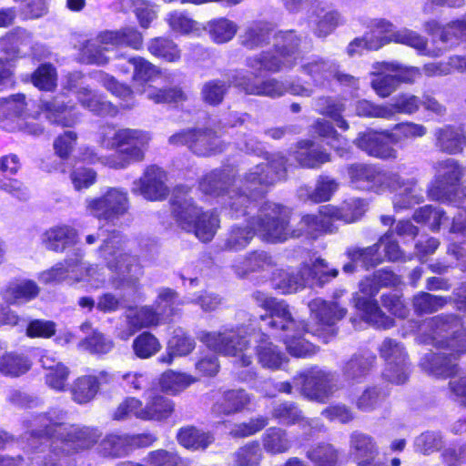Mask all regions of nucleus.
Returning a JSON list of instances; mask_svg holds the SVG:
<instances>
[{"label": "nucleus", "mask_w": 466, "mask_h": 466, "mask_svg": "<svg viewBox=\"0 0 466 466\" xmlns=\"http://www.w3.org/2000/svg\"><path fill=\"white\" fill-rule=\"evenodd\" d=\"M96 427L57 421L43 417L39 427L29 434V446L37 466H76V455L99 442V452L106 458H121L130 451L127 434L109 433L101 440Z\"/></svg>", "instance_id": "1"}, {"label": "nucleus", "mask_w": 466, "mask_h": 466, "mask_svg": "<svg viewBox=\"0 0 466 466\" xmlns=\"http://www.w3.org/2000/svg\"><path fill=\"white\" fill-rule=\"evenodd\" d=\"M430 336L435 345L451 349V352H437L426 356L430 372L438 377L451 378L458 372L456 360L466 352V329L460 316L439 314L429 319Z\"/></svg>", "instance_id": "2"}, {"label": "nucleus", "mask_w": 466, "mask_h": 466, "mask_svg": "<svg viewBox=\"0 0 466 466\" xmlns=\"http://www.w3.org/2000/svg\"><path fill=\"white\" fill-rule=\"evenodd\" d=\"M288 166V157L277 154L246 173L240 190L230 196L228 208L231 218L248 215L249 209L254 208L272 187L287 178Z\"/></svg>", "instance_id": "3"}, {"label": "nucleus", "mask_w": 466, "mask_h": 466, "mask_svg": "<svg viewBox=\"0 0 466 466\" xmlns=\"http://www.w3.org/2000/svg\"><path fill=\"white\" fill-rule=\"evenodd\" d=\"M152 137L149 132L138 128L122 127L114 125L104 127L99 135V145L115 150L105 158V166L111 169H125L133 163L143 162L149 148Z\"/></svg>", "instance_id": "4"}, {"label": "nucleus", "mask_w": 466, "mask_h": 466, "mask_svg": "<svg viewBox=\"0 0 466 466\" xmlns=\"http://www.w3.org/2000/svg\"><path fill=\"white\" fill-rule=\"evenodd\" d=\"M272 48L249 56L245 66L254 79L265 75L289 71L298 64L302 36L294 29L279 30L273 35Z\"/></svg>", "instance_id": "5"}, {"label": "nucleus", "mask_w": 466, "mask_h": 466, "mask_svg": "<svg viewBox=\"0 0 466 466\" xmlns=\"http://www.w3.org/2000/svg\"><path fill=\"white\" fill-rule=\"evenodd\" d=\"M337 268L328 269V264L321 258L312 263H302L298 271L291 268H276L272 271L269 281L271 288L282 295L296 293L306 287L308 280H313L323 286L332 279L337 278Z\"/></svg>", "instance_id": "6"}, {"label": "nucleus", "mask_w": 466, "mask_h": 466, "mask_svg": "<svg viewBox=\"0 0 466 466\" xmlns=\"http://www.w3.org/2000/svg\"><path fill=\"white\" fill-rule=\"evenodd\" d=\"M291 210L279 203L265 201L253 218V227L262 238L269 242H284L289 238L303 237L301 226L290 225Z\"/></svg>", "instance_id": "7"}, {"label": "nucleus", "mask_w": 466, "mask_h": 466, "mask_svg": "<svg viewBox=\"0 0 466 466\" xmlns=\"http://www.w3.org/2000/svg\"><path fill=\"white\" fill-rule=\"evenodd\" d=\"M435 175L427 187L429 199L440 202H451L458 194L464 177V167L455 158L439 160L435 166Z\"/></svg>", "instance_id": "8"}, {"label": "nucleus", "mask_w": 466, "mask_h": 466, "mask_svg": "<svg viewBox=\"0 0 466 466\" xmlns=\"http://www.w3.org/2000/svg\"><path fill=\"white\" fill-rule=\"evenodd\" d=\"M168 142L176 147H186L192 154L207 157L222 153L226 144L211 127H187L169 137Z\"/></svg>", "instance_id": "9"}, {"label": "nucleus", "mask_w": 466, "mask_h": 466, "mask_svg": "<svg viewBox=\"0 0 466 466\" xmlns=\"http://www.w3.org/2000/svg\"><path fill=\"white\" fill-rule=\"evenodd\" d=\"M380 289L372 273L363 277L359 282V291L362 296L354 298V305L361 311L366 322L377 329H389L395 326V320L380 309L375 299Z\"/></svg>", "instance_id": "10"}, {"label": "nucleus", "mask_w": 466, "mask_h": 466, "mask_svg": "<svg viewBox=\"0 0 466 466\" xmlns=\"http://www.w3.org/2000/svg\"><path fill=\"white\" fill-rule=\"evenodd\" d=\"M252 298L259 308L266 310L265 314L259 316V319L267 321V328L272 332H284L286 334L304 322L293 318L290 307L284 299L268 296L260 290L253 292Z\"/></svg>", "instance_id": "11"}, {"label": "nucleus", "mask_w": 466, "mask_h": 466, "mask_svg": "<svg viewBox=\"0 0 466 466\" xmlns=\"http://www.w3.org/2000/svg\"><path fill=\"white\" fill-rule=\"evenodd\" d=\"M86 207L96 219L114 222L128 211V194L119 187H108L103 195L86 199Z\"/></svg>", "instance_id": "12"}, {"label": "nucleus", "mask_w": 466, "mask_h": 466, "mask_svg": "<svg viewBox=\"0 0 466 466\" xmlns=\"http://www.w3.org/2000/svg\"><path fill=\"white\" fill-rule=\"evenodd\" d=\"M117 379L116 373L108 370L78 376L69 388L71 398L79 405L89 403L96 399L99 391L112 389Z\"/></svg>", "instance_id": "13"}, {"label": "nucleus", "mask_w": 466, "mask_h": 466, "mask_svg": "<svg viewBox=\"0 0 466 466\" xmlns=\"http://www.w3.org/2000/svg\"><path fill=\"white\" fill-rule=\"evenodd\" d=\"M309 307L317 321L315 334L324 339L336 335V321L342 319L348 312L347 309L338 302L326 301L320 298L312 299Z\"/></svg>", "instance_id": "14"}, {"label": "nucleus", "mask_w": 466, "mask_h": 466, "mask_svg": "<svg viewBox=\"0 0 466 466\" xmlns=\"http://www.w3.org/2000/svg\"><path fill=\"white\" fill-rule=\"evenodd\" d=\"M349 454L356 466H389L378 459L380 447L376 439L360 431H354L349 437Z\"/></svg>", "instance_id": "15"}, {"label": "nucleus", "mask_w": 466, "mask_h": 466, "mask_svg": "<svg viewBox=\"0 0 466 466\" xmlns=\"http://www.w3.org/2000/svg\"><path fill=\"white\" fill-rule=\"evenodd\" d=\"M339 221L337 206L326 204L319 207L317 214H305L299 220L303 236L316 238L319 236L335 233L336 222Z\"/></svg>", "instance_id": "16"}, {"label": "nucleus", "mask_w": 466, "mask_h": 466, "mask_svg": "<svg viewBox=\"0 0 466 466\" xmlns=\"http://www.w3.org/2000/svg\"><path fill=\"white\" fill-rule=\"evenodd\" d=\"M200 340L211 350L225 356L236 357L249 349V339L236 330L203 332Z\"/></svg>", "instance_id": "17"}, {"label": "nucleus", "mask_w": 466, "mask_h": 466, "mask_svg": "<svg viewBox=\"0 0 466 466\" xmlns=\"http://www.w3.org/2000/svg\"><path fill=\"white\" fill-rule=\"evenodd\" d=\"M300 392L309 400L326 403L333 394V376L321 370H309L299 375Z\"/></svg>", "instance_id": "18"}, {"label": "nucleus", "mask_w": 466, "mask_h": 466, "mask_svg": "<svg viewBox=\"0 0 466 466\" xmlns=\"http://www.w3.org/2000/svg\"><path fill=\"white\" fill-rule=\"evenodd\" d=\"M300 168L317 170L331 162L332 155L323 146L309 138L296 142L291 153Z\"/></svg>", "instance_id": "19"}, {"label": "nucleus", "mask_w": 466, "mask_h": 466, "mask_svg": "<svg viewBox=\"0 0 466 466\" xmlns=\"http://www.w3.org/2000/svg\"><path fill=\"white\" fill-rule=\"evenodd\" d=\"M382 242L383 238H380L376 243L368 247H349L345 255L350 261L343 265V272L352 274L357 271L358 265L365 270H370L382 264L384 262V258L380 253Z\"/></svg>", "instance_id": "20"}, {"label": "nucleus", "mask_w": 466, "mask_h": 466, "mask_svg": "<svg viewBox=\"0 0 466 466\" xmlns=\"http://www.w3.org/2000/svg\"><path fill=\"white\" fill-rule=\"evenodd\" d=\"M101 46L116 48L127 47L135 51L144 48V35L136 26L127 25L114 30H102L96 34Z\"/></svg>", "instance_id": "21"}, {"label": "nucleus", "mask_w": 466, "mask_h": 466, "mask_svg": "<svg viewBox=\"0 0 466 466\" xmlns=\"http://www.w3.org/2000/svg\"><path fill=\"white\" fill-rule=\"evenodd\" d=\"M167 173L157 165L147 166L138 179V191L148 201H162L169 194Z\"/></svg>", "instance_id": "22"}, {"label": "nucleus", "mask_w": 466, "mask_h": 466, "mask_svg": "<svg viewBox=\"0 0 466 466\" xmlns=\"http://www.w3.org/2000/svg\"><path fill=\"white\" fill-rule=\"evenodd\" d=\"M353 143L369 157L381 160H395L398 158V151L383 139L382 132L373 129L360 132Z\"/></svg>", "instance_id": "23"}, {"label": "nucleus", "mask_w": 466, "mask_h": 466, "mask_svg": "<svg viewBox=\"0 0 466 466\" xmlns=\"http://www.w3.org/2000/svg\"><path fill=\"white\" fill-rule=\"evenodd\" d=\"M40 109L51 124L61 127H73L80 121L76 105L59 101L57 97L43 101Z\"/></svg>", "instance_id": "24"}, {"label": "nucleus", "mask_w": 466, "mask_h": 466, "mask_svg": "<svg viewBox=\"0 0 466 466\" xmlns=\"http://www.w3.org/2000/svg\"><path fill=\"white\" fill-rule=\"evenodd\" d=\"M434 146L447 155H460L466 147V130L461 125L446 124L434 130Z\"/></svg>", "instance_id": "25"}, {"label": "nucleus", "mask_w": 466, "mask_h": 466, "mask_svg": "<svg viewBox=\"0 0 466 466\" xmlns=\"http://www.w3.org/2000/svg\"><path fill=\"white\" fill-rule=\"evenodd\" d=\"M250 395L243 389L226 390L212 404L211 412L218 418L242 412L250 404Z\"/></svg>", "instance_id": "26"}, {"label": "nucleus", "mask_w": 466, "mask_h": 466, "mask_svg": "<svg viewBox=\"0 0 466 466\" xmlns=\"http://www.w3.org/2000/svg\"><path fill=\"white\" fill-rule=\"evenodd\" d=\"M382 181L389 190L394 193L393 208L396 211L408 209L414 204L415 179L404 178L399 173H390Z\"/></svg>", "instance_id": "27"}, {"label": "nucleus", "mask_w": 466, "mask_h": 466, "mask_svg": "<svg viewBox=\"0 0 466 466\" xmlns=\"http://www.w3.org/2000/svg\"><path fill=\"white\" fill-rule=\"evenodd\" d=\"M79 234L76 228L67 224L55 225L43 234V244L48 250L62 253L78 243Z\"/></svg>", "instance_id": "28"}, {"label": "nucleus", "mask_w": 466, "mask_h": 466, "mask_svg": "<svg viewBox=\"0 0 466 466\" xmlns=\"http://www.w3.org/2000/svg\"><path fill=\"white\" fill-rule=\"evenodd\" d=\"M175 412V401L163 393L152 392L144 399V421L166 422Z\"/></svg>", "instance_id": "29"}, {"label": "nucleus", "mask_w": 466, "mask_h": 466, "mask_svg": "<svg viewBox=\"0 0 466 466\" xmlns=\"http://www.w3.org/2000/svg\"><path fill=\"white\" fill-rule=\"evenodd\" d=\"M39 287L32 279L11 281L0 290V296L7 306L20 305L35 299Z\"/></svg>", "instance_id": "30"}, {"label": "nucleus", "mask_w": 466, "mask_h": 466, "mask_svg": "<svg viewBox=\"0 0 466 466\" xmlns=\"http://www.w3.org/2000/svg\"><path fill=\"white\" fill-rule=\"evenodd\" d=\"M308 331V324L304 321L291 330V333H286L281 337L280 340L289 355L296 358H311L317 354L319 347L304 339Z\"/></svg>", "instance_id": "31"}, {"label": "nucleus", "mask_w": 466, "mask_h": 466, "mask_svg": "<svg viewBox=\"0 0 466 466\" xmlns=\"http://www.w3.org/2000/svg\"><path fill=\"white\" fill-rule=\"evenodd\" d=\"M171 215L177 226L186 232L193 228L202 208L198 207L192 198L175 195L170 200Z\"/></svg>", "instance_id": "32"}, {"label": "nucleus", "mask_w": 466, "mask_h": 466, "mask_svg": "<svg viewBox=\"0 0 466 466\" xmlns=\"http://www.w3.org/2000/svg\"><path fill=\"white\" fill-rule=\"evenodd\" d=\"M237 87L243 90L246 94L256 96H267L270 97L281 96L285 93V88L281 82L276 78H268L259 83L255 82L249 76L243 72L235 79Z\"/></svg>", "instance_id": "33"}, {"label": "nucleus", "mask_w": 466, "mask_h": 466, "mask_svg": "<svg viewBox=\"0 0 466 466\" xmlns=\"http://www.w3.org/2000/svg\"><path fill=\"white\" fill-rule=\"evenodd\" d=\"M346 171L350 182L359 188L371 189L382 182V172L372 164L352 163Z\"/></svg>", "instance_id": "34"}, {"label": "nucleus", "mask_w": 466, "mask_h": 466, "mask_svg": "<svg viewBox=\"0 0 466 466\" xmlns=\"http://www.w3.org/2000/svg\"><path fill=\"white\" fill-rule=\"evenodd\" d=\"M260 440L263 450L271 456L288 453L294 445V441L289 432L279 426H271L266 429Z\"/></svg>", "instance_id": "35"}, {"label": "nucleus", "mask_w": 466, "mask_h": 466, "mask_svg": "<svg viewBox=\"0 0 466 466\" xmlns=\"http://www.w3.org/2000/svg\"><path fill=\"white\" fill-rule=\"evenodd\" d=\"M376 362V356L364 354H353L341 366V373L344 379L350 382H361L370 374Z\"/></svg>", "instance_id": "36"}, {"label": "nucleus", "mask_w": 466, "mask_h": 466, "mask_svg": "<svg viewBox=\"0 0 466 466\" xmlns=\"http://www.w3.org/2000/svg\"><path fill=\"white\" fill-rule=\"evenodd\" d=\"M147 49L152 56L166 63L177 64L182 58V50L178 44L167 35L149 39Z\"/></svg>", "instance_id": "37"}, {"label": "nucleus", "mask_w": 466, "mask_h": 466, "mask_svg": "<svg viewBox=\"0 0 466 466\" xmlns=\"http://www.w3.org/2000/svg\"><path fill=\"white\" fill-rule=\"evenodd\" d=\"M241 74L237 71L227 81L216 78L205 82L201 87L200 96L204 104L210 106L221 105L231 86H236L235 79Z\"/></svg>", "instance_id": "38"}, {"label": "nucleus", "mask_w": 466, "mask_h": 466, "mask_svg": "<svg viewBox=\"0 0 466 466\" xmlns=\"http://www.w3.org/2000/svg\"><path fill=\"white\" fill-rule=\"evenodd\" d=\"M271 418L279 424L286 426L300 425L301 427H311L312 420L306 418L299 404L284 400L273 406Z\"/></svg>", "instance_id": "39"}, {"label": "nucleus", "mask_w": 466, "mask_h": 466, "mask_svg": "<svg viewBox=\"0 0 466 466\" xmlns=\"http://www.w3.org/2000/svg\"><path fill=\"white\" fill-rule=\"evenodd\" d=\"M305 457L313 466H340L341 453L330 442L320 441L310 445L305 451Z\"/></svg>", "instance_id": "40"}, {"label": "nucleus", "mask_w": 466, "mask_h": 466, "mask_svg": "<svg viewBox=\"0 0 466 466\" xmlns=\"http://www.w3.org/2000/svg\"><path fill=\"white\" fill-rule=\"evenodd\" d=\"M177 441L187 450H206L215 441L210 431H202L196 426L181 427L177 432Z\"/></svg>", "instance_id": "41"}, {"label": "nucleus", "mask_w": 466, "mask_h": 466, "mask_svg": "<svg viewBox=\"0 0 466 466\" xmlns=\"http://www.w3.org/2000/svg\"><path fill=\"white\" fill-rule=\"evenodd\" d=\"M193 223V228H190L188 233H193L202 242H209L220 227L219 214L217 209L204 210L202 208Z\"/></svg>", "instance_id": "42"}, {"label": "nucleus", "mask_w": 466, "mask_h": 466, "mask_svg": "<svg viewBox=\"0 0 466 466\" xmlns=\"http://www.w3.org/2000/svg\"><path fill=\"white\" fill-rule=\"evenodd\" d=\"M255 351L258 361L264 368L278 370L286 360L285 354L270 341L266 333H262Z\"/></svg>", "instance_id": "43"}, {"label": "nucleus", "mask_w": 466, "mask_h": 466, "mask_svg": "<svg viewBox=\"0 0 466 466\" xmlns=\"http://www.w3.org/2000/svg\"><path fill=\"white\" fill-rule=\"evenodd\" d=\"M99 74L102 86L123 103V108L131 109L135 105V91L131 86L103 71Z\"/></svg>", "instance_id": "44"}, {"label": "nucleus", "mask_w": 466, "mask_h": 466, "mask_svg": "<svg viewBox=\"0 0 466 466\" xmlns=\"http://www.w3.org/2000/svg\"><path fill=\"white\" fill-rule=\"evenodd\" d=\"M31 368L32 362L25 354L6 351L0 356V374L5 377L17 378L23 376Z\"/></svg>", "instance_id": "45"}, {"label": "nucleus", "mask_w": 466, "mask_h": 466, "mask_svg": "<svg viewBox=\"0 0 466 466\" xmlns=\"http://www.w3.org/2000/svg\"><path fill=\"white\" fill-rule=\"evenodd\" d=\"M388 120L396 115L411 116L419 112L421 106V99L416 95L408 92H400L396 95L391 103L387 104Z\"/></svg>", "instance_id": "46"}, {"label": "nucleus", "mask_w": 466, "mask_h": 466, "mask_svg": "<svg viewBox=\"0 0 466 466\" xmlns=\"http://www.w3.org/2000/svg\"><path fill=\"white\" fill-rule=\"evenodd\" d=\"M333 64L318 57L301 66V71L309 76L316 87L330 86V76Z\"/></svg>", "instance_id": "47"}, {"label": "nucleus", "mask_w": 466, "mask_h": 466, "mask_svg": "<svg viewBox=\"0 0 466 466\" xmlns=\"http://www.w3.org/2000/svg\"><path fill=\"white\" fill-rule=\"evenodd\" d=\"M77 101L86 109L100 116L115 115L117 108L113 103L103 100L91 89L84 87L77 91Z\"/></svg>", "instance_id": "48"}, {"label": "nucleus", "mask_w": 466, "mask_h": 466, "mask_svg": "<svg viewBox=\"0 0 466 466\" xmlns=\"http://www.w3.org/2000/svg\"><path fill=\"white\" fill-rule=\"evenodd\" d=\"M272 29L262 22L248 27L240 35V44L248 50H254L268 46L270 42Z\"/></svg>", "instance_id": "49"}, {"label": "nucleus", "mask_w": 466, "mask_h": 466, "mask_svg": "<svg viewBox=\"0 0 466 466\" xmlns=\"http://www.w3.org/2000/svg\"><path fill=\"white\" fill-rule=\"evenodd\" d=\"M32 85L42 92H53L57 86V71L50 62L41 63L31 74Z\"/></svg>", "instance_id": "50"}, {"label": "nucleus", "mask_w": 466, "mask_h": 466, "mask_svg": "<svg viewBox=\"0 0 466 466\" xmlns=\"http://www.w3.org/2000/svg\"><path fill=\"white\" fill-rule=\"evenodd\" d=\"M181 304L178 293L170 288L161 289L154 302L161 319L166 320H171L178 313Z\"/></svg>", "instance_id": "51"}, {"label": "nucleus", "mask_w": 466, "mask_h": 466, "mask_svg": "<svg viewBox=\"0 0 466 466\" xmlns=\"http://www.w3.org/2000/svg\"><path fill=\"white\" fill-rule=\"evenodd\" d=\"M315 15L317 18L314 34L319 38L327 37L343 23V19L337 10L321 7L315 11Z\"/></svg>", "instance_id": "52"}, {"label": "nucleus", "mask_w": 466, "mask_h": 466, "mask_svg": "<svg viewBox=\"0 0 466 466\" xmlns=\"http://www.w3.org/2000/svg\"><path fill=\"white\" fill-rule=\"evenodd\" d=\"M133 73L131 79L143 86L154 81L161 76V69L141 56H133L132 59Z\"/></svg>", "instance_id": "53"}, {"label": "nucleus", "mask_w": 466, "mask_h": 466, "mask_svg": "<svg viewBox=\"0 0 466 466\" xmlns=\"http://www.w3.org/2000/svg\"><path fill=\"white\" fill-rule=\"evenodd\" d=\"M196 381L192 375L169 370L160 376L159 385L164 392L177 395Z\"/></svg>", "instance_id": "54"}, {"label": "nucleus", "mask_w": 466, "mask_h": 466, "mask_svg": "<svg viewBox=\"0 0 466 466\" xmlns=\"http://www.w3.org/2000/svg\"><path fill=\"white\" fill-rule=\"evenodd\" d=\"M162 346L159 339L150 331H142L132 342L134 355L139 360H147L160 351Z\"/></svg>", "instance_id": "55"}, {"label": "nucleus", "mask_w": 466, "mask_h": 466, "mask_svg": "<svg viewBox=\"0 0 466 466\" xmlns=\"http://www.w3.org/2000/svg\"><path fill=\"white\" fill-rule=\"evenodd\" d=\"M79 346L92 355L103 356L114 349L115 343L101 331L94 329L80 341Z\"/></svg>", "instance_id": "56"}, {"label": "nucleus", "mask_w": 466, "mask_h": 466, "mask_svg": "<svg viewBox=\"0 0 466 466\" xmlns=\"http://www.w3.org/2000/svg\"><path fill=\"white\" fill-rule=\"evenodd\" d=\"M447 303L448 299L446 297L425 291H420L412 299V306L418 315L436 312L444 308Z\"/></svg>", "instance_id": "57"}, {"label": "nucleus", "mask_w": 466, "mask_h": 466, "mask_svg": "<svg viewBox=\"0 0 466 466\" xmlns=\"http://www.w3.org/2000/svg\"><path fill=\"white\" fill-rule=\"evenodd\" d=\"M196 348L194 338L182 329H176L167 341L168 354L173 357H183L190 354Z\"/></svg>", "instance_id": "58"}, {"label": "nucleus", "mask_w": 466, "mask_h": 466, "mask_svg": "<svg viewBox=\"0 0 466 466\" xmlns=\"http://www.w3.org/2000/svg\"><path fill=\"white\" fill-rule=\"evenodd\" d=\"M263 457L259 442L254 440L236 451L234 462L236 466H260Z\"/></svg>", "instance_id": "59"}, {"label": "nucleus", "mask_w": 466, "mask_h": 466, "mask_svg": "<svg viewBox=\"0 0 466 466\" xmlns=\"http://www.w3.org/2000/svg\"><path fill=\"white\" fill-rule=\"evenodd\" d=\"M412 218L419 224L428 226L431 231L438 232L446 217L443 209L432 205H425L415 210Z\"/></svg>", "instance_id": "60"}, {"label": "nucleus", "mask_w": 466, "mask_h": 466, "mask_svg": "<svg viewBox=\"0 0 466 466\" xmlns=\"http://www.w3.org/2000/svg\"><path fill=\"white\" fill-rule=\"evenodd\" d=\"M379 69L378 72L373 73L370 85L380 98H386L399 87V85L393 72L385 70L382 63L380 64Z\"/></svg>", "instance_id": "61"}, {"label": "nucleus", "mask_w": 466, "mask_h": 466, "mask_svg": "<svg viewBox=\"0 0 466 466\" xmlns=\"http://www.w3.org/2000/svg\"><path fill=\"white\" fill-rule=\"evenodd\" d=\"M25 105V96L22 93L0 98V121H14L20 118Z\"/></svg>", "instance_id": "62"}, {"label": "nucleus", "mask_w": 466, "mask_h": 466, "mask_svg": "<svg viewBox=\"0 0 466 466\" xmlns=\"http://www.w3.org/2000/svg\"><path fill=\"white\" fill-rule=\"evenodd\" d=\"M131 417L144 421V401L137 397L127 396L117 405L112 418L115 420H123Z\"/></svg>", "instance_id": "63"}, {"label": "nucleus", "mask_w": 466, "mask_h": 466, "mask_svg": "<svg viewBox=\"0 0 466 466\" xmlns=\"http://www.w3.org/2000/svg\"><path fill=\"white\" fill-rule=\"evenodd\" d=\"M228 176L224 170L215 169L206 174L199 181V189L205 195L219 196L227 187Z\"/></svg>", "instance_id": "64"}]
</instances>
